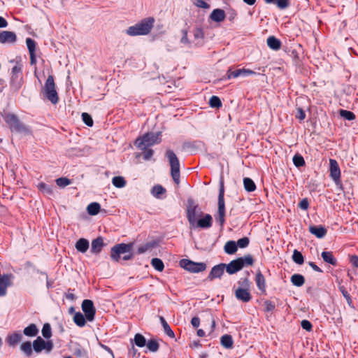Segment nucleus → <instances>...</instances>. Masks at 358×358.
Returning a JSON list of instances; mask_svg holds the SVG:
<instances>
[{
  "label": "nucleus",
  "mask_w": 358,
  "mask_h": 358,
  "mask_svg": "<svg viewBox=\"0 0 358 358\" xmlns=\"http://www.w3.org/2000/svg\"><path fill=\"white\" fill-rule=\"evenodd\" d=\"M134 243H120L114 245L110 250V257L114 262H119L121 255H124L122 257V259L128 261L134 257L132 252Z\"/></svg>",
  "instance_id": "obj_1"
},
{
  "label": "nucleus",
  "mask_w": 358,
  "mask_h": 358,
  "mask_svg": "<svg viewBox=\"0 0 358 358\" xmlns=\"http://www.w3.org/2000/svg\"><path fill=\"white\" fill-rule=\"evenodd\" d=\"M3 119L8 124L12 132H16L24 136L31 134L30 128L22 122L16 115L8 113L3 117Z\"/></svg>",
  "instance_id": "obj_2"
},
{
  "label": "nucleus",
  "mask_w": 358,
  "mask_h": 358,
  "mask_svg": "<svg viewBox=\"0 0 358 358\" xmlns=\"http://www.w3.org/2000/svg\"><path fill=\"white\" fill-rule=\"evenodd\" d=\"M154 22L155 20L153 17L145 18L134 26L128 27L126 33L131 36L147 35L153 27Z\"/></svg>",
  "instance_id": "obj_3"
},
{
  "label": "nucleus",
  "mask_w": 358,
  "mask_h": 358,
  "mask_svg": "<svg viewBox=\"0 0 358 358\" xmlns=\"http://www.w3.org/2000/svg\"><path fill=\"white\" fill-rule=\"evenodd\" d=\"M253 263L252 256L247 255L231 261L228 264H226L225 269L227 273L232 275L241 271L244 266L252 265Z\"/></svg>",
  "instance_id": "obj_4"
},
{
  "label": "nucleus",
  "mask_w": 358,
  "mask_h": 358,
  "mask_svg": "<svg viewBox=\"0 0 358 358\" xmlns=\"http://www.w3.org/2000/svg\"><path fill=\"white\" fill-rule=\"evenodd\" d=\"M161 142L160 133H147L136 138L135 145L140 150H145Z\"/></svg>",
  "instance_id": "obj_5"
},
{
  "label": "nucleus",
  "mask_w": 358,
  "mask_h": 358,
  "mask_svg": "<svg viewBox=\"0 0 358 358\" xmlns=\"http://www.w3.org/2000/svg\"><path fill=\"white\" fill-rule=\"evenodd\" d=\"M224 186L222 180L220 182L218 201H217V213L215 215V220L222 227L225 222V203H224Z\"/></svg>",
  "instance_id": "obj_6"
},
{
  "label": "nucleus",
  "mask_w": 358,
  "mask_h": 358,
  "mask_svg": "<svg viewBox=\"0 0 358 358\" xmlns=\"http://www.w3.org/2000/svg\"><path fill=\"white\" fill-rule=\"evenodd\" d=\"M165 155L167 157L171 166V176L175 183L178 185L180 183L179 159L174 152L171 150H166Z\"/></svg>",
  "instance_id": "obj_7"
},
{
  "label": "nucleus",
  "mask_w": 358,
  "mask_h": 358,
  "mask_svg": "<svg viewBox=\"0 0 358 358\" xmlns=\"http://www.w3.org/2000/svg\"><path fill=\"white\" fill-rule=\"evenodd\" d=\"M44 96L52 103L56 104L59 101L58 94L56 91L54 78L52 75L48 76L43 89Z\"/></svg>",
  "instance_id": "obj_8"
},
{
  "label": "nucleus",
  "mask_w": 358,
  "mask_h": 358,
  "mask_svg": "<svg viewBox=\"0 0 358 358\" xmlns=\"http://www.w3.org/2000/svg\"><path fill=\"white\" fill-rule=\"evenodd\" d=\"M53 348L54 343L52 341H45L41 336H38L33 342V350L36 354H40L43 351L45 354H50Z\"/></svg>",
  "instance_id": "obj_9"
},
{
  "label": "nucleus",
  "mask_w": 358,
  "mask_h": 358,
  "mask_svg": "<svg viewBox=\"0 0 358 358\" xmlns=\"http://www.w3.org/2000/svg\"><path fill=\"white\" fill-rule=\"evenodd\" d=\"M197 208L198 206L194 204L192 199H188L187 218L192 228L194 227L196 222L198 220V217H200L203 215L201 211H197Z\"/></svg>",
  "instance_id": "obj_10"
},
{
  "label": "nucleus",
  "mask_w": 358,
  "mask_h": 358,
  "mask_svg": "<svg viewBox=\"0 0 358 358\" xmlns=\"http://www.w3.org/2000/svg\"><path fill=\"white\" fill-rule=\"evenodd\" d=\"M180 266L189 272L197 273L206 269V264L203 262H194L189 259H182L180 261Z\"/></svg>",
  "instance_id": "obj_11"
},
{
  "label": "nucleus",
  "mask_w": 358,
  "mask_h": 358,
  "mask_svg": "<svg viewBox=\"0 0 358 358\" xmlns=\"http://www.w3.org/2000/svg\"><path fill=\"white\" fill-rule=\"evenodd\" d=\"M82 310L85 313V316L87 321L92 322L94 320L96 314V308L92 300L85 299L81 304Z\"/></svg>",
  "instance_id": "obj_12"
},
{
  "label": "nucleus",
  "mask_w": 358,
  "mask_h": 358,
  "mask_svg": "<svg viewBox=\"0 0 358 358\" xmlns=\"http://www.w3.org/2000/svg\"><path fill=\"white\" fill-rule=\"evenodd\" d=\"M14 276L12 273H4L0 278V297L7 294L8 287L13 285L12 280Z\"/></svg>",
  "instance_id": "obj_13"
},
{
  "label": "nucleus",
  "mask_w": 358,
  "mask_h": 358,
  "mask_svg": "<svg viewBox=\"0 0 358 358\" xmlns=\"http://www.w3.org/2000/svg\"><path fill=\"white\" fill-rule=\"evenodd\" d=\"M329 176L336 185H338L341 182V170L339 165L336 160L333 159H329Z\"/></svg>",
  "instance_id": "obj_14"
},
{
  "label": "nucleus",
  "mask_w": 358,
  "mask_h": 358,
  "mask_svg": "<svg viewBox=\"0 0 358 358\" xmlns=\"http://www.w3.org/2000/svg\"><path fill=\"white\" fill-rule=\"evenodd\" d=\"M22 65L20 62H16L11 71L10 82L12 85H15L17 88L20 87L18 80L22 79Z\"/></svg>",
  "instance_id": "obj_15"
},
{
  "label": "nucleus",
  "mask_w": 358,
  "mask_h": 358,
  "mask_svg": "<svg viewBox=\"0 0 358 358\" xmlns=\"http://www.w3.org/2000/svg\"><path fill=\"white\" fill-rule=\"evenodd\" d=\"M255 74V72L245 69H240L236 70H232V69H229L227 72V79L236 78L239 76H248L250 75Z\"/></svg>",
  "instance_id": "obj_16"
},
{
  "label": "nucleus",
  "mask_w": 358,
  "mask_h": 358,
  "mask_svg": "<svg viewBox=\"0 0 358 358\" xmlns=\"http://www.w3.org/2000/svg\"><path fill=\"white\" fill-rule=\"evenodd\" d=\"M226 264L221 263L220 264L214 266L208 275L207 279L210 281L213 280L215 278H220L224 274Z\"/></svg>",
  "instance_id": "obj_17"
},
{
  "label": "nucleus",
  "mask_w": 358,
  "mask_h": 358,
  "mask_svg": "<svg viewBox=\"0 0 358 358\" xmlns=\"http://www.w3.org/2000/svg\"><path fill=\"white\" fill-rule=\"evenodd\" d=\"M213 224V217L210 214H205L200 217L192 228L209 229Z\"/></svg>",
  "instance_id": "obj_18"
},
{
  "label": "nucleus",
  "mask_w": 358,
  "mask_h": 358,
  "mask_svg": "<svg viewBox=\"0 0 358 358\" xmlns=\"http://www.w3.org/2000/svg\"><path fill=\"white\" fill-rule=\"evenodd\" d=\"M235 296L238 301L244 303L249 302L252 299L250 289L245 288H237L235 290Z\"/></svg>",
  "instance_id": "obj_19"
},
{
  "label": "nucleus",
  "mask_w": 358,
  "mask_h": 358,
  "mask_svg": "<svg viewBox=\"0 0 358 358\" xmlns=\"http://www.w3.org/2000/svg\"><path fill=\"white\" fill-rule=\"evenodd\" d=\"M16 41L17 36L13 31H0V43H14Z\"/></svg>",
  "instance_id": "obj_20"
},
{
  "label": "nucleus",
  "mask_w": 358,
  "mask_h": 358,
  "mask_svg": "<svg viewBox=\"0 0 358 358\" xmlns=\"http://www.w3.org/2000/svg\"><path fill=\"white\" fill-rule=\"evenodd\" d=\"M209 17L213 22H222L226 17V13L224 10L221 8H215L211 12Z\"/></svg>",
  "instance_id": "obj_21"
},
{
  "label": "nucleus",
  "mask_w": 358,
  "mask_h": 358,
  "mask_svg": "<svg viewBox=\"0 0 358 358\" xmlns=\"http://www.w3.org/2000/svg\"><path fill=\"white\" fill-rule=\"evenodd\" d=\"M309 231L318 238H324L327 233L326 228L322 225H310L309 227Z\"/></svg>",
  "instance_id": "obj_22"
},
{
  "label": "nucleus",
  "mask_w": 358,
  "mask_h": 358,
  "mask_svg": "<svg viewBox=\"0 0 358 358\" xmlns=\"http://www.w3.org/2000/svg\"><path fill=\"white\" fill-rule=\"evenodd\" d=\"M104 243L101 237L94 239L91 244V252L93 254H99L103 247Z\"/></svg>",
  "instance_id": "obj_23"
},
{
  "label": "nucleus",
  "mask_w": 358,
  "mask_h": 358,
  "mask_svg": "<svg viewBox=\"0 0 358 358\" xmlns=\"http://www.w3.org/2000/svg\"><path fill=\"white\" fill-rule=\"evenodd\" d=\"M22 339V336L20 332H15L10 334L6 338V342L9 346L14 347Z\"/></svg>",
  "instance_id": "obj_24"
},
{
  "label": "nucleus",
  "mask_w": 358,
  "mask_h": 358,
  "mask_svg": "<svg viewBox=\"0 0 358 358\" xmlns=\"http://www.w3.org/2000/svg\"><path fill=\"white\" fill-rule=\"evenodd\" d=\"M323 261L333 266L337 265V260L331 252L323 251L321 254Z\"/></svg>",
  "instance_id": "obj_25"
},
{
  "label": "nucleus",
  "mask_w": 358,
  "mask_h": 358,
  "mask_svg": "<svg viewBox=\"0 0 358 358\" xmlns=\"http://www.w3.org/2000/svg\"><path fill=\"white\" fill-rule=\"evenodd\" d=\"M38 329L35 324H30L23 330V334L28 337L36 336L38 334Z\"/></svg>",
  "instance_id": "obj_26"
},
{
  "label": "nucleus",
  "mask_w": 358,
  "mask_h": 358,
  "mask_svg": "<svg viewBox=\"0 0 358 358\" xmlns=\"http://www.w3.org/2000/svg\"><path fill=\"white\" fill-rule=\"evenodd\" d=\"M20 350L27 357H30L33 354V344L30 341H25L20 345Z\"/></svg>",
  "instance_id": "obj_27"
},
{
  "label": "nucleus",
  "mask_w": 358,
  "mask_h": 358,
  "mask_svg": "<svg viewBox=\"0 0 358 358\" xmlns=\"http://www.w3.org/2000/svg\"><path fill=\"white\" fill-rule=\"evenodd\" d=\"M255 282H256L258 289L260 291L265 292V291H266L265 278L260 271H258L257 272L256 277H255Z\"/></svg>",
  "instance_id": "obj_28"
},
{
  "label": "nucleus",
  "mask_w": 358,
  "mask_h": 358,
  "mask_svg": "<svg viewBox=\"0 0 358 358\" xmlns=\"http://www.w3.org/2000/svg\"><path fill=\"white\" fill-rule=\"evenodd\" d=\"M75 247L78 252L85 253L87 251L89 248V241L83 238H80L76 242Z\"/></svg>",
  "instance_id": "obj_29"
},
{
  "label": "nucleus",
  "mask_w": 358,
  "mask_h": 358,
  "mask_svg": "<svg viewBox=\"0 0 358 358\" xmlns=\"http://www.w3.org/2000/svg\"><path fill=\"white\" fill-rule=\"evenodd\" d=\"M266 42L268 46L273 50H278L281 48V41L273 36H269Z\"/></svg>",
  "instance_id": "obj_30"
},
{
  "label": "nucleus",
  "mask_w": 358,
  "mask_h": 358,
  "mask_svg": "<svg viewBox=\"0 0 358 358\" xmlns=\"http://www.w3.org/2000/svg\"><path fill=\"white\" fill-rule=\"evenodd\" d=\"M238 250V245L234 241H227L224 247V252L228 255H233Z\"/></svg>",
  "instance_id": "obj_31"
},
{
  "label": "nucleus",
  "mask_w": 358,
  "mask_h": 358,
  "mask_svg": "<svg viewBox=\"0 0 358 358\" xmlns=\"http://www.w3.org/2000/svg\"><path fill=\"white\" fill-rule=\"evenodd\" d=\"M221 345L226 349H231L234 345V341L231 335L224 334L220 338Z\"/></svg>",
  "instance_id": "obj_32"
},
{
  "label": "nucleus",
  "mask_w": 358,
  "mask_h": 358,
  "mask_svg": "<svg viewBox=\"0 0 358 358\" xmlns=\"http://www.w3.org/2000/svg\"><path fill=\"white\" fill-rule=\"evenodd\" d=\"M73 319L75 324L80 327H84L86 324L87 319L80 312L76 313Z\"/></svg>",
  "instance_id": "obj_33"
},
{
  "label": "nucleus",
  "mask_w": 358,
  "mask_h": 358,
  "mask_svg": "<svg viewBox=\"0 0 358 358\" xmlns=\"http://www.w3.org/2000/svg\"><path fill=\"white\" fill-rule=\"evenodd\" d=\"M159 320L161 322V324L162 325V327L164 329L165 334L171 338H174V336H175L174 332L172 331V329H171L170 326L169 325L167 322L165 320L164 317L159 316Z\"/></svg>",
  "instance_id": "obj_34"
},
{
  "label": "nucleus",
  "mask_w": 358,
  "mask_h": 358,
  "mask_svg": "<svg viewBox=\"0 0 358 358\" xmlns=\"http://www.w3.org/2000/svg\"><path fill=\"white\" fill-rule=\"evenodd\" d=\"M165 192L166 189L160 185H155L151 189V194L157 199H162V195Z\"/></svg>",
  "instance_id": "obj_35"
},
{
  "label": "nucleus",
  "mask_w": 358,
  "mask_h": 358,
  "mask_svg": "<svg viewBox=\"0 0 358 358\" xmlns=\"http://www.w3.org/2000/svg\"><path fill=\"white\" fill-rule=\"evenodd\" d=\"M101 208V206L97 202H92L90 203L87 207V210L89 215H96L99 213Z\"/></svg>",
  "instance_id": "obj_36"
},
{
  "label": "nucleus",
  "mask_w": 358,
  "mask_h": 358,
  "mask_svg": "<svg viewBox=\"0 0 358 358\" xmlns=\"http://www.w3.org/2000/svg\"><path fill=\"white\" fill-rule=\"evenodd\" d=\"M291 282L294 285L301 287L304 284L305 278L301 274H294L291 276Z\"/></svg>",
  "instance_id": "obj_37"
},
{
  "label": "nucleus",
  "mask_w": 358,
  "mask_h": 358,
  "mask_svg": "<svg viewBox=\"0 0 358 358\" xmlns=\"http://www.w3.org/2000/svg\"><path fill=\"white\" fill-rule=\"evenodd\" d=\"M38 189L43 193L46 195L51 196L53 194V190L52 188V186L48 185L44 182H40L38 185Z\"/></svg>",
  "instance_id": "obj_38"
},
{
  "label": "nucleus",
  "mask_w": 358,
  "mask_h": 358,
  "mask_svg": "<svg viewBox=\"0 0 358 358\" xmlns=\"http://www.w3.org/2000/svg\"><path fill=\"white\" fill-rule=\"evenodd\" d=\"M244 188L247 192H253L256 189V185L254 181L250 178H245L243 179Z\"/></svg>",
  "instance_id": "obj_39"
},
{
  "label": "nucleus",
  "mask_w": 358,
  "mask_h": 358,
  "mask_svg": "<svg viewBox=\"0 0 358 358\" xmlns=\"http://www.w3.org/2000/svg\"><path fill=\"white\" fill-rule=\"evenodd\" d=\"M157 243L155 241L148 242L145 243L143 245H141L138 248V254H143L147 252L148 250L155 248L156 246Z\"/></svg>",
  "instance_id": "obj_40"
},
{
  "label": "nucleus",
  "mask_w": 358,
  "mask_h": 358,
  "mask_svg": "<svg viewBox=\"0 0 358 358\" xmlns=\"http://www.w3.org/2000/svg\"><path fill=\"white\" fill-rule=\"evenodd\" d=\"M113 185L117 188H122L126 185V180L122 176H115L112 179Z\"/></svg>",
  "instance_id": "obj_41"
},
{
  "label": "nucleus",
  "mask_w": 358,
  "mask_h": 358,
  "mask_svg": "<svg viewBox=\"0 0 358 358\" xmlns=\"http://www.w3.org/2000/svg\"><path fill=\"white\" fill-rule=\"evenodd\" d=\"M134 342L139 348H143L146 345L145 338L141 334H136L134 338Z\"/></svg>",
  "instance_id": "obj_42"
},
{
  "label": "nucleus",
  "mask_w": 358,
  "mask_h": 358,
  "mask_svg": "<svg viewBox=\"0 0 358 358\" xmlns=\"http://www.w3.org/2000/svg\"><path fill=\"white\" fill-rule=\"evenodd\" d=\"M151 265L154 268L158 271H162L164 268V263L162 259L159 258H153L151 260Z\"/></svg>",
  "instance_id": "obj_43"
},
{
  "label": "nucleus",
  "mask_w": 358,
  "mask_h": 358,
  "mask_svg": "<svg viewBox=\"0 0 358 358\" xmlns=\"http://www.w3.org/2000/svg\"><path fill=\"white\" fill-rule=\"evenodd\" d=\"M292 260L297 264L301 265L303 262V256L301 252L297 250H294L292 255Z\"/></svg>",
  "instance_id": "obj_44"
},
{
  "label": "nucleus",
  "mask_w": 358,
  "mask_h": 358,
  "mask_svg": "<svg viewBox=\"0 0 358 358\" xmlns=\"http://www.w3.org/2000/svg\"><path fill=\"white\" fill-rule=\"evenodd\" d=\"M41 333L43 336L46 339H49L52 336V329L49 323H45L43 324Z\"/></svg>",
  "instance_id": "obj_45"
},
{
  "label": "nucleus",
  "mask_w": 358,
  "mask_h": 358,
  "mask_svg": "<svg viewBox=\"0 0 358 358\" xmlns=\"http://www.w3.org/2000/svg\"><path fill=\"white\" fill-rule=\"evenodd\" d=\"M209 105L211 108H219L222 106V101L217 96H212L209 100Z\"/></svg>",
  "instance_id": "obj_46"
},
{
  "label": "nucleus",
  "mask_w": 358,
  "mask_h": 358,
  "mask_svg": "<svg viewBox=\"0 0 358 358\" xmlns=\"http://www.w3.org/2000/svg\"><path fill=\"white\" fill-rule=\"evenodd\" d=\"M339 290L341 292L343 296L346 299L348 306H350L351 308H354V306L352 303L351 296L349 294V293L348 292V291L346 290V289L343 286H340Z\"/></svg>",
  "instance_id": "obj_47"
},
{
  "label": "nucleus",
  "mask_w": 358,
  "mask_h": 358,
  "mask_svg": "<svg viewBox=\"0 0 358 358\" xmlns=\"http://www.w3.org/2000/svg\"><path fill=\"white\" fill-rule=\"evenodd\" d=\"M292 160H293V163H294V166L298 168L301 167L305 165V160L301 155L296 154L293 157Z\"/></svg>",
  "instance_id": "obj_48"
},
{
  "label": "nucleus",
  "mask_w": 358,
  "mask_h": 358,
  "mask_svg": "<svg viewBox=\"0 0 358 358\" xmlns=\"http://www.w3.org/2000/svg\"><path fill=\"white\" fill-rule=\"evenodd\" d=\"M149 350V351L152 352H155L158 350L159 345L155 340H150L145 345Z\"/></svg>",
  "instance_id": "obj_49"
},
{
  "label": "nucleus",
  "mask_w": 358,
  "mask_h": 358,
  "mask_svg": "<svg viewBox=\"0 0 358 358\" xmlns=\"http://www.w3.org/2000/svg\"><path fill=\"white\" fill-rule=\"evenodd\" d=\"M340 115L344 119L348 120H353L356 117L355 115L352 112L346 110H341Z\"/></svg>",
  "instance_id": "obj_50"
},
{
  "label": "nucleus",
  "mask_w": 358,
  "mask_h": 358,
  "mask_svg": "<svg viewBox=\"0 0 358 358\" xmlns=\"http://www.w3.org/2000/svg\"><path fill=\"white\" fill-rule=\"evenodd\" d=\"M57 185L60 187H65L71 183V180L67 178H59L56 180Z\"/></svg>",
  "instance_id": "obj_51"
},
{
  "label": "nucleus",
  "mask_w": 358,
  "mask_h": 358,
  "mask_svg": "<svg viewBox=\"0 0 358 358\" xmlns=\"http://www.w3.org/2000/svg\"><path fill=\"white\" fill-rule=\"evenodd\" d=\"M26 44L29 50V53L35 52L36 50V42L31 38L26 39Z\"/></svg>",
  "instance_id": "obj_52"
},
{
  "label": "nucleus",
  "mask_w": 358,
  "mask_h": 358,
  "mask_svg": "<svg viewBox=\"0 0 358 358\" xmlns=\"http://www.w3.org/2000/svg\"><path fill=\"white\" fill-rule=\"evenodd\" d=\"M238 284L239 285L238 288L250 289V282L248 278H241L238 280Z\"/></svg>",
  "instance_id": "obj_53"
},
{
  "label": "nucleus",
  "mask_w": 358,
  "mask_h": 358,
  "mask_svg": "<svg viewBox=\"0 0 358 358\" xmlns=\"http://www.w3.org/2000/svg\"><path fill=\"white\" fill-rule=\"evenodd\" d=\"M82 119L84 123L88 127H92L93 125V120L90 114L87 113H83Z\"/></svg>",
  "instance_id": "obj_54"
},
{
  "label": "nucleus",
  "mask_w": 358,
  "mask_h": 358,
  "mask_svg": "<svg viewBox=\"0 0 358 358\" xmlns=\"http://www.w3.org/2000/svg\"><path fill=\"white\" fill-rule=\"evenodd\" d=\"M236 243V245H238V247L241 248H245L249 245L250 239L248 237H243L238 239Z\"/></svg>",
  "instance_id": "obj_55"
},
{
  "label": "nucleus",
  "mask_w": 358,
  "mask_h": 358,
  "mask_svg": "<svg viewBox=\"0 0 358 358\" xmlns=\"http://www.w3.org/2000/svg\"><path fill=\"white\" fill-rule=\"evenodd\" d=\"M264 307L266 312H272L275 309V305L272 301L266 300L264 301Z\"/></svg>",
  "instance_id": "obj_56"
},
{
  "label": "nucleus",
  "mask_w": 358,
  "mask_h": 358,
  "mask_svg": "<svg viewBox=\"0 0 358 358\" xmlns=\"http://www.w3.org/2000/svg\"><path fill=\"white\" fill-rule=\"evenodd\" d=\"M289 3V0H275V5L278 6L280 9H285L288 7Z\"/></svg>",
  "instance_id": "obj_57"
},
{
  "label": "nucleus",
  "mask_w": 358,
  "mask_h": 358,
  "mask_svg": "<svg viewBox=\"0 0 358 358\" xmlns=\"http://www.w3.org/2000/svg\"><path fill=\"white\" fill-rule=\"evenodd\" d=\"M194 4L201 8L208 9L210 8V5L203 0H195Z\"/></svg>",
  "instance_id": "obj_58"
},
{
  "label": "nucleus",
  "mask_w": 358,
  "mask_h": 358,
  "mask_svg": "<svg viewBox=\"0 0 358 358\" xmlns=\"http://www.w3.org/2000/svg\"><path fill=\"white\" fill-rule=\"evenodd\" d=\"M143 157L145 160H149L151 159L154 154V150L152 149L146 148L145 150H143Z\"/></svg>",
  "instance_id": "obj_59"
},
{
  "label": "nucleus",
  "mask_w": 358,
  "mask_h": 358,
  "mask_svg": "<svg viewBox=\"0 0 358 358\" xmlns=\"http://www.w3.org/2000/svg\"><path fill=\"white\" fill-rule=\"evenodd\" d=\"M301 326L303 329H305L308 331H310L313 329L312 324L310 323V321H308L307 320H302L301 322Z\"/></svg>",
  "instance_id": "obj_60"
},
{
  "label": "nucleus",
  "mask_w": 358,
  "mask_h": 358,
  "mask_svg": "<svg viewBox=\"0 0 358 358\" xmlns=\"http://www.w3.org/2000/svg\"><path fill=\"white\" fill-rule=\"evenodd\" d=\"M295 116L296 118L299 119L300 121H302L306 118V113L301 108H298Z\"/></svg>",
  "instance_id": "obj_61"
},
{
  "label": "nucleus",
  "mask_w": 358,
  "mask_h": 358,
  "mask_svg": "<svg viewBox=\"0 0 358 358\" xmlns=\"http://www.w3.org/2000/svg\"><path fill=\"white\" fill-rule=\"evenodd\" d=\"M309 202L307 198L303 199L299 203V207L304 210H306L308 208Z\"/></svg>",
  "instance_id": "obj_62"
},
{
  "label": "nucleus",
  "mask_w": 358,
  "mask_h": 358,
  "mask_svg": "<svg viewBox=\"0 0 358 358\" xmlns=\"http://www.w3.org/2000/svg\"><path fill=\"white\" fill-rule=\"evenodd\" d=\"M350 262L356 268H358V256L353 255L350 256Z\"/></svg>",
  "instance_id": "obj_63"
},
{
  "label": "nucleus",
  "mask_w": 358,
  "mask_h": 358,
  "mask_svg": "<svg viewBox=\"0 0 358 358\" xmlns=\"http://www.w3.org/2000/svg\"><path fill=\"white\" fill-rule=\"evenodd\" d=\"M194 36L195 38H203V32L201 28H196L194 31Z\"/></svg>",
  "instance_id": "obj_64"
}]
</instances>
